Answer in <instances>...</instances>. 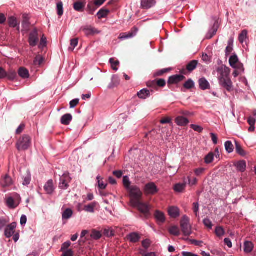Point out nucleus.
I'll return each mask as SVG.
<instances>
[{"mask_svg":"<svg viewBox=\"0 0 256 256\" xmlns=\"http://www.w3.org/2000/svg\"><path fill=\"white\" fill-rule=\"evenodd\" d=\"M110 12V10L108 9L102 8L100 9L97 14V16L99 19L106 18Z\"/></svg>","mask_w":256,"mask_h":256,"instance_id":"nucleus-37","label":"nucleus"},{"mask_svg":"<svg viewBox=\"0 0 256 256\" xmlns=\"http://www.w3.org/2000/svg\"><path fill=\"white\" fill-rule=\"evenodd\" d=\"M186 186V183L182 184H177L174 186V190L177 192H182V190L185 188Z\"/></svg>","mask_w":256,"mask_h":256,"instance_id":"nucleus-41","label":"nucleus"},{"mask_svg":"<svg viewBox=\"0 0 256 256\" xmlns=\"http://www.w3.org/2000/svg\"><path fill=\"white\" fill-rule=\"evenodd\" d=\"M238 62V58L236 55L234 54L231 56L229 60V63L230 66L233 68H236V64Z\"/></svg>","mask_w":256,"mask_h":256,"instance_id":"nucleus-40","label":"nucleus"},{"mask_svg":"<svg viewBox=\"0 0 256 256\" xmlns=\"http://www.w3.org/2000/svg\"><path fill=\"white\" fill-rule=\"evenodd\" d=\"M138 97L142 99H146L150 96V91L144 88L138 92Z\"/></svg>","mask_w":256,"mask_h":256,"instance_id":"nucleus-29","label":"nucleus"},{"mask_svg":"<svg viewBox=\"0 0 256 256\" xmlns=\"http://www.w3.org/2000/svg\"><path fill=\"white\" fill-rule=\"evenodd\" d=\"M203 223L204 225L207 228L211 229L212 226V224L210 220L208 218H205L203 220Z\"/></svg>","mask_w":256,"mask_h":256,"instance_id":"nucleus-60","label":"nucleus"},{"mask_svg":"<svg viewBox=\"0 0 256 256\" xmlns=\"http://www.w3.org/2000/svg\"><path fill=\"white\" fill-rule=\"evenodd\" d=\"M138 32V28L134 27L128 33L124 32L120 34L118 36V38L120 40H124L133 38L136 36Z\"/></svg>","mask_w":256,"mask_h":256,"instance_id":"nucleus-12","label":"nucleus"},{"mask_svg":"<svg viewBox=\"0 0 256 256\" xmlns=\"http://www.w3.org/2000/svg\"><path fill=\"white\" fill-rule=\"evenodd\" d=\"M16 226V223L14 222L11 224L7 226L5 228L4 235L8 238H10L14 234V229Z\"/></svg>","mask_w":256,"mask_h":256,"instance_id":"nucleus-13","label":"nucleus"},{"mask_svg":"<svg viewBox=\"0 0 256 256\" xmlns=\"http://www.w3.org/2000/svg\"><path fill=\"white\" fill-rule=\"evenodd\" d=\"M20 196L17 194H14L12 196H10L6 200L7 206L12 209L16 208L20 204Z\"/></svg>","mask_w":256,"mask_h":256,"instance_id":"nucleus-4","label":"nucleus"},{"mask_svg":"<svg viewBox=\"0 0 256 256\" xmlns=\"http://www.w3.org/2000/svg\"><path fill=\"white\" fill-rule=\"evenodd\" d=\"M86 6V2H77L74 4V8L78 12H82Z\"/></svg>","mask_w":256,"mask_h":256,"instance_id":"nucleus-30","label":"nucleus"},{"mask_svg":"<svg viewBox=\"0 0 256 256\" xmlns=\"http://www.w3.org/2000/svg\"><path fill=\"white\" fill-rule=\"evenodd\" d=\"M72 120V116L70 114H67L62 116L60 119V122L62 124L67 126L70 124Z\"/></svg>","mask_w":256,"mask_h":256,"instance_id":"nucleus-24","label":"nucleus"},{"mask_svg":"<svg viewBox=\"0 0 256 256\" xmlns=\"http://www.w3.org/2000/svg\"><path fill=\"white\" fill-rule=\"evenodd\" d=\"M17 77L16 72L12 70H9L6 72V77L10 80H14Z\"/></svg>","mask_w":256,"mask_h":256,"instance_id":"nucleus-39","label":"nucleus"},{"mask_svg":"<svg viewBox=\"0 0 256 256\" xmlns=\"http://www.w3.org/2000/svg\"><path fill=\"white\" fill-rule=\"evenodd\" d=\"M30 23L29 22V16L28 14H24L22 15V26L25 30H28L30 28Z\"/></svg>","mask_w":256,"mask_h":256,"instance_id":"nucleus-21","label":"nucleus"},{"mask_svg":"<svg viewBox=\"0 0 256 256\" xmlns=\"http://www.w3.org/2000/svg\"><path fill=\"white\" fill-rule=\"evenodd\" d=\"M217 71L220 74L218 76V80L226 78L229 77L230 70V68L226 66L222 65L217 69Z\"/></svg>","mask_w":256,"mask_h":256,"instance_id":"nucleus-5","label":"nucleus"},{"mask_svg":"<svg viewBox=\"0 0 256 256\" xmlns=\"http://www.w3.org/2000/svg\"><path fill=\"white\" fill-rule=\"evenodd\" d=\"M214 154L213 152H210L206 155L204 158V162L206 164L211 163L214 159Z\"/></svg>","mask_w":256,"mask_h":256,"instance_id":"nucleus-49","label":"nucleus"},{"mask_svg":"<svg viewBox=\"0 0 256 256\" xmlns=\"http://www.w3.org/2000/svg\"><path fill=\"white\" fill-rule=\"evenodd\" d=\"M190 127L194 131L198 132H201L203 130V128L202 127L195 124H192Z\"/></svg>","mask_w":256,"mask_h":256,"instance_id":"nucleus-63","label":"nucleus"},{"mask_svg":"<svg viewBox=\"0 0 256 256\" xmlns=\"http://www.w3.org/2000/svg\"><path fill=\"white\" fill-rule=\"evenodd\" d=\"M218 22H215L212 28L208 32L206 36V38L210 39L212 38L216 33L218 30Z\"/></svg>","mask_w":256,"mask_h":256,"instance_id":"nucleus-23","label":"nucleus"},{"mask_svg":"<svg viewBox=\"0 0 256 256\" xmlns=\"http://www.w3.org/2000/svg\"><path fill=\"white\" fill-rule=\"evenodd\" d=\"M235 166L238 170L244 172L246 170V162L244 160H240L238 162Z\"/></svg>","mask_w":256,"mask_h":256,"instance_id":"nucleus-34","label":"nucleus"},{"mask_svg":"<svg viewBox=\"0 0 256 256\" xmlns=\"http://www.w3.org/2000/svg\"><path fill=\"white\" fill-rule=\"evenodd\" d=\"M155 0H141L140 6L142 9L148 10L155 6Z\"/></svg>","mask_w":256,"mask_h":256,"instance_id":"nucleus-14","label":"nucleus"},{"mask_svg":"<svg viewBox=\"0 0 256 256\" xmlns=\"http://www.w3.org/2000/svg\"><path fill=\"white\" fill-rule=\"evenodd\" d=\"M171 68H164L160 70L154 74V76H162L164 74L169 72L171 70Z\"/></svg>","mask_w":256,"mask_h":256,"instance_id":"nucleus-48","label":"nucleus"},{"mask_svg":"<svg viewBox=\"0 0 256 256\" xmlns=\"http://www.w3.org/2000/svg\"><path fill=\"white\" fill-rule=\"evenodd\" d=\"M132 206L134 208H136L137 209L146 216L149 214L150 208L145 203L142 202L140 200L138 202L137 204H132Z\"/></svg>","mask_w":256,"mask_h":256,"instance_id":"nucleus-6","label":"nucleus"},{"mask_svg":"<svg viewBox=\"0 0 256 256\" xmlns=\"http://www.w3.org/2000/svg\"><path fill=\"white\" fill-rule=\"evenodd\" d=\"M123 184L128 190L132 186H130V182L129 180V178L127 176H124L123 178Z\"/></svg>","mask_w":256,"mask_h":256,"instance_id":"nucleus-50","label":"nucleus"},{"mask_svg":"<svg viewBox=\"0 0 256 256\" xmlns=\"http://www.w3.org/2000/svg\"><path fill=\"white\" fill-rule=\"evenodd\" d=\"M254 248V244L251 242L246 241L244 243V251L246 253L250 252Z\"/></svg>","mask_w":256,"mask_h":256,"instance_id":"nucleus-33","label":"nucleus"},{"mask_svg":"<svg viewBox=\"0 0 256 256\" xmlns=\"http://www.w3.org/2000/svg\"><path fill=\"white\" fill-rule=\"evenodd\" d=\"M247 33L248 32L246 30H243L239 35L238 40L241 44L243 43L244 40L246 38Z\"/></svg>","mask_w":256,"mask_h":256,"instance_id":"nucleus-54","label":"nucleus"},{"mask_svg":"<svg viewBox=\"0 0 256 256\" xmlns=\"http://www.w3.org/2000/svg\"><path fill=\"white\" fill-rule=\"evenodd\" d=\"M18 72L19 76L22 78H28L30 76L28 70L24 67H20Z\"/></svg>","mask_w":256,"mask_h":256,"instance_id":"nucleus-28","label":"nucleus"},{"mask_svg":"<svg viewBox=\"0 0 256 256\" xmlns=\"http://www.w3.org/2000/svg\"><path fill=\"white\" fill-rule=\"evenodd\" d=\"M219 84L222 87L229 92L233 90L232 82L230 78L219 80Z\"/></svg>","mask_w":256,"mask_h":256,"instance_id":"nucleus-10","label":"nucleus"},{"mask_svg":"<svg viewBox=\"0 0 256 256\" xmlns=\"http://www.w3.org/2000/svg\"><path fill=\"white\" fill-rule=\"evenodd\" d=\"M12 184V178L8 174L4 176L0 180V184L2 187L6 188Z\"/></svg>","mask_w":256,"mask_h":256,"instance_id":"nucleus-17","label":"nucleus"},{"mask_svg":"<svg viewBox=\"0 0 256 256\" xmlns=\"http://www.w3.org/2000/svg\"><path fill=\"white\" fill-rule=\"evenodd\" d=\"M46 37L44 36H42V38H41V40H40V44L39 45V48H42L43 47L46 46Z\"/></svg>","mask_w":256,"mask_h":256,"instance_id":"nucleus-61","label":"nucleus"},{"mask_svg":"<svg viewBox=\"0 0 256 256\" xmlns=\"http://www.w3.org/2000/svg\"><path fill=\"white\" fill-rule=\"evenodd\" d=\"M70 178L68 173H64L60 178L59 186L60 188L66 190L69 186L68 183L70 182Z\"/></svg>","mask_w":256,"mask_h":256,"instance_id":"nucleus-8","label":"nucleus"},{"mask_svg":"<svg viewBox=\"0 0 256 256\" xmlns=\"http://www.w3.org/2000/svg\"><path fill=\"white\" fill-rule=\"evenodd\" d=\"M57 13L58 16H61L64 13L63 4L62 2H60L56 5Z\"/></svg>","mask_w":256,"mask_h":256,"instance_id":"nucleus-45","label":"nucleus"},{"mask_svg":"<svg viewBox=\"0 0 256 256\" xmlns=\"http://www.w3.org/2000/svg\"><path fill=\"white\" fill-rule=\"evenodd\" d=\"M100 176H98L97 177V179L98 180V186L100 189L104 190L106 188L107 186V184H104V182L102 181V180H100Z\"/></svg>","mask_w":256,"mask_h":256,"instance_id":"nucleus-57","label":"nucleus"},{"mask_svg":"<svg viewBox=\"0 0 256 256\" xmlns=\"http://www.w3.org/2000/svg\"><path fill=\"white\" fill-rule=\"evenodd\" d=\"M39 40L38 30L36 28L32 30L29 34L28 42L31 46H35L37 45Z\"/></svg>","mask_w":256,"mask_h":256,"instance_id":"nucleus-7","label":"nucleus"},{"mask_svg":"<svg viewBox=\"0 0 256 256\" xmlns=\"http://www.w3.org/2000/svg\"><path fill=\"white\" fill-rule=\"evenodd\" d=\"M156 88L158 87H164L166 86V82L164 79H158L156 80Z\"/></svg>","mask_w":256,"mask_h":256,"instance_id":"nucleus-56","label":"nucleus"},{"mask_svg":"<svg viewBox=\"0 0 256 256\" xmlns=\"http://www.w3.org/2000/svg\"><path fill=\"white\" fill-rule=\"evenodd\" d=\"M236 151L237 154L242 156H244L246 154V152L243 150L240 144L236 142Z\"/></svg>","mask_w":256,"mask_h":256,"instance_id":"nucleus-35","label":"nucleus"},{"mask_svg":"<svg viewBox=\"0 0 256 256\" xmlns=\"http://www.w3.org/2000/svg\"><path fill=\"white\" fill-rule=\"evenodd\" d=\"M96 205V202H92L88 205L84 206V210L87 212H94V208Z\"/></svg>","mask_w":256,"mask_h":256,"instance_id":"nucleus-43","label":"nucleus"},{"mask_svg":"<svg viewBox=\"0 0 256 256\" xmlns=\"http://www.w3.org/2000/svg\"><path fill=\"white\" fill-rule=\"evenodd\" d=\"M44 189L48 194H51L54 191V185L52 180H48L44 186Z\"/></svg>","mask_w":256,"mask_h":256,"instance_id":"nucleus-26","label":"nucleus"},{"mask_svg":"<svg viewBox=\"0 0 256 256\" xmlns=\"http://www.w3.org/2000/svg\"><path fill=\"white\" fill-rule=\"evenodd\" d=\"M110 62L111 64L112 70L116 71L118 70V68L116 66L119 65L120 62L118 60H115L113 58H111L110 60Z\"/></svg>","mask_w":256,"mask_h":256,"instance_id":"nucleus-51","label":"nucleus"},{"mask_svg":"<svg viewBox=\"0 0 256 256\" xmlns=\"http://www.w3.org/2000/svg\"><path fill=\"white\" fill-rule=\"evenodd\" d=\"M168 214L172 218H176L180 216V210L176 206H170L168 210Z\"/></svg>","mask_w":256,"mask_h":256,"instance_id":"nucleus-20","label":"nucleus"},{"mask_svg":"<svg viewBox=\"0 0 256 256\" xmlns=\"http://www.w3.org/2000/svg\"><path fill=\"white\" fill-rule=\"evenodd\" d=\"M144 192L146 194L153 195L158 192V189L154 182H149L146 184Z\"/></svg>","mask_w":256,"mask_h":256,"instance_id":"nucleus-9","label":"nucleus"},{"mask_svg":"<svg viewBox=\"0 0 256 256\" xmlns=\"http://www.w3.org/2000/svg\"><path fill=\"white\" fill-rule=\"evenodd\" d=\"M198 64V61L196 60H192L188 62L186 66V70H182L180 72L182 74H186V71L187 70L189 72L193 71Z\"/></svg>","mask_w":256,"mask_h":256,"instance_id":"nucleus-15","label":"nucleus"},{"mask_svg":"<svg viewBox=\"0 0 256 256\" xmlns=\"http://www.w3.org/2000/svg\"><path fill=\"white\" fill-rule=\"evenodd\" d=\"M91 236L94 240H98L102 237V234L100 232L94 230L92 232Z\"/></svg>","mask_w":256,"mask_h":256,"instance_id":"nucleus-53","label":"nucleus"},{"mask_svg":"<svg viewBox=\"0 0 256 256\" xmlns=\"http://www.w3.org/2000/svg\"><path fill=\"white\" fill-rule=\"evenodd\" d=\"M130 199V204H137L138 202L140 200L142 196V192L140 188L136 186H132L128 190Z\"/></svg>","mask_w":256,"mask_h":256,"instance_id":"nucleus-2","label":"nucleus"},{"mask_svg":"<svg viewBox=\"0 0 256 256\" xmlns=\"http://www.w3.org/2000/svg\"><path fill=\"white\" fill-rule=\"evenodd\" d=\"M168 232L170 234L174 236H178L180 234V231L178 226H174L170 227L168 229Z\"/></svg>","mask_w":256,"mask_h":256,"instance_id":"nucleus-38","label":"nucleus"},{"mask_svg":"<svg viewBox=\"0 0 256 256\" xmlns=\"http://www.w3.org/2000/svg\"><path fill=\"white\" fill-rule=\"evenodd\" d=\"M80 30L84 32V34L87 36H92L95 34L98 33V32L97 30L91 26H83L80 28Z\"/></svg>","mask_w":256,"mask_h":256,"instance_id":"nucleus-11","label":"nucleus"},{"mask_svg":"<svg viewBox=\"0 0 256 256\" xmlns=\"http://www.w3.org/2000/svg\"><path fill=\"white\" fill-rule=\"evenodd\" d=\"M154 216L157 221V222L159 224L165 222L166 218L163 212L159 210H156L154 212Z\"/></svg>","mask_w":256,"mask_h":256,"instance_id":"nucleus-18","label":"nucleus"},{"mask_svg":"<svg viewBox=\"0 0 256 256\" xmlns=\"http://www.w3.org/2000/svg\"><path fill=\"white\" fill-rule=\"evenodd\" d=\"M226 150L228 153H231L234 150V146L230 141H226L225 142Z\"/></svg>","mask_w":256,"mask_h":256,"instance_id":"nucleus-42","label":"nucleus"},{"mask_svg":"<svg viewBox=\"0 0 256 256\" xmlns=\"http://www.w3.org/2000/svg\"><path fill=\"white\" fill-rule=\"evenodd\" d=\"M140 238V236L136 232H132L128 236V240L133 243L138 242Z\"/></svg>","mask_w":256,"mask_h":256,"instance_id":"nucleus-25","label":"nucleus"},{"mask_svg":"<svg viewBox=\"0 0 256 256\" xmlns=\"http://www.w3.org/2000/svg\"><path fill=\"white\" fill-rule=\"evenodd\" d=\"M79 102V99L76 98L70 101V108H74L76 106Z\"/></svg>","mask_w":256,"mask_h":256,"instance_id":"nucleus-64","label":"nucleus"},{"mask_svg":"<svg viewBox=\"0 0 256 256\" xmlns=\"http://www.w3.org/2000/svg\"><path fill=\"white\" fill-rule=\"evenodd\" d=\"M181 230L184 236H190L192 233V226L190 224V220L186 216H183L180 221Z\"/></svg>","mask_w":256,"mask_h":256,"instance_id":"nucleus-3","label":"nucleus"},{"mask_svg":"<svg viewBox=\"0 0 256 256\" xmlns=\"http://www.w3.org/2000/svg\"><path fill=\"white\" fill-rule=\"evenodd\" d=\"M78 38L72 39L70 40V46L69 47L68 50L70 51H72L74 48L78 46Z\"/></svg>","mask_w":256,"mask_h":256,"instance_id":"nucleus-52","label":"nucleus"},{"mask_svg":"<svg viewBox=\"0 0 256 256\" xmlns=\"http://www.w3.org/2000/svg\"><path fill=\"white\" fill-rule=\"evenodd\" d=\"M44 58L40 55H38L34 60V64L35 66H40L44 62Z\"/></svg>","mask_w":256,"mask_h":256,"instance_id":"nucleus-46","label":"nucleus"},{"mask_svg":"<svg viewBox=\"0 0 256 256\" xmlns=\"http://www.w3.org/2000/svg\"><path fill=\"white\" fill-rule=\"evenodd\" d=\"M142 246L147 250L150 246L151 242L150 240L146 239L142 242Z\"/></svg>","mask_w":256,"mask_h":256,"instance_id":"nucleus-59","label":"nucleus"},{"mask_svg":"<svg viewBox=\"0 0 256 256\" xmlns=\"http://www.w3.org/2000/svg\"><path fill=\"white\" fill-rule=\"evenodd\" d=\"M71 242L70 241H67L64 242L62 246L60 249V252L66 251L69 250L68 248L70 246Z\"/></svg>","mask_w":256,"mask_h":256,"instance_id":"nucleus-55","label":"nucleus"},{"mask_svg":"<svg viewBox=\"0 0 256 256\" xmlns=\"http://www.w3.org/2000/svg\"><path fill=\"white\" fill-rule=\"evenodd\" d=\"M215 234L217 236L220 238L224 234L225 232L222 227L217 226L216 228Z\"/></svg>","mask_w":256,"mask_h":256,"instance_id":"nucleus-44","label":"nucleus"},{"mask_svg":"<svg viewBox=\"0 0 256 256\" xmlns=\"http://www.w3.org/2000/svg\"><path fill=\"white\" fill-rule=\"evenodd\" d=\"M146 86L154 90H157L156 80L149 81L146 83Z\"/></svg>","mask_w":256,"mask_h":256,"instance_id":"nucleus-58","label":"nucleus"},{"mask_svg":"<svg viewBox=\"0 0 256 256\" xmlns=\"http://www.w3.org/2000/svg\"><path fill=\"white\" fill-rule=\"evenodd\" d=\"M198 84L200 88L202 90H206L210 88V84L209 82L204 78H201L198 80Z\"/></svg>","mask_w":256,"mask_h":256,"instance_id":"nucleus-22","label":"nucleus"},{"mask_svg":"<svg viewBox=\"0 0 256 256\" xmlns=\"http://www.w3.org/2000/svg\"><path fill=\"white\" fill-rule=\"evenodd\" d=\"M62 256H74V252L72 250L63 251Z\"/></svg>","mask_w":256,"mask_h":256,"instance_id":"nucleus-62","label":"nucleus"},{"mask_svg":"<svg viewBox=\"0 0 256 256\" xmlns=\"http://www.w3.org/2000/svg\"><path fill=\"white\" fill-rule=\"evenodd\" d=\"M185 78V77L182 75H174L170 76L168 80V84H176L178 82L183 80Z\"/></svg>","mask_w":256,"mask_h":256,"instance_id":"nucleus-16","label":"nucleus"},{"mask_svg":"<svg viewBox=\"0 0 256 256\" xmlns=\"http://www.w3.org/2000/svg\"><path fill=\"white\" fill-rule=\"evenodd\" d=\"M32 144V138L28 134H24L18 140L16 146L18 151L28 150Z\"/></svg>","mask_w":256,"mask_h":256,"instance_id":"nucleus-1","label":"nucleus"},{"mask_svg":"<svg viewBox=\"0 0 256 256\" xmlns=\"http://www.w3.org/2000/svg\"><path fill=\"white\" fill-rule=\"evenodd\" d=\"M8 22L10 27L16 28V30H20L19 23L18 22L17 19L14 16H10L8 18Z\"/></svg>","mask_w":256,"mask_h":256,"instance_id":"nucleus-19","label":"nucleus"},{"mask_svg":"<svg viewBox=\"0 0 256 256\" xmlns=\"http://www.w3.org/2000/svg\"><path fill=\"white\" fill-rule=\"evenodd\" d=\"M120 83V80L118 76L116 75H114L112 78V82L108 86L110 88H112L115 86H118Z\"/></svg>","mask_w":256,"mask_h":256,"instance_id":"nucleus-31","label":"nucleus"},{"mask_svg":"<svg viewBox=\"0 0 256 256\" xmlns=\"http://www.w3.org/2000/svg\"><path fill=\"white\" fill-rule=\"evenodd\" d=\"M72 210L70 208L66 209L62 214V219L68 220L70 218L72 217Z\"/></svg>","mask_w":256,"mask_h":256,"instance_id":"nucleus-36","label":"nucleus"},{"mask_svg":"<svg viewBox=\"0 0 256 256\" xmlns=\"http://www.w3.org/2000/svg\"><path fill=\"white\" fill-rule=\"evenodd\" d=\"M175 122L178 125L183 126H186L189 122L186 118L180 116L175 120Z\"/></svg>","mask_w":256,"mask_h":256,"instance_id":"nucleus-27","label":"nucleus"},{"mask_svg":"<svg viewBox=\"0 0 256 256\" xmlns=\"http://www.w3.org/2000/svg\"><path fill=\"white\" fill-rule=\"evenodd\" d=\"M194 82L191 79L188 80H187L184 84V87L187 90L190 89V88H194Z\"/></svg>","mask_w":256,"mask_h":256,"instance_id":"nucleus-47","label":"nucleus"},{"mask_svg":"<svg viewBox=\"0 0 256 256\" xmlns=\"http://www.w3.org/2000/svg\"><path fill=\"white\" fill-rule=\"evenodd\" d=\"M98 7L94 3L90 2L87 6L86 10L90 14H93L94 12Z\"/></svg>","mask_w":256,"mask_h":256,"instance_id":"nucleus-32","label":"nucleus"}]
</instances>
